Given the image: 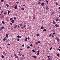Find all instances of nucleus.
<instances>
[{
	"label": "nucleus",
	"mask_w": 60,
	"mask_h": 60,
	"mask_svg": "<svg viewBox=\"0 0 60 60\" xmlns=\"http://www.w3.org/2000/svg\"><path fill=\"white\" fill-rule=\"evenodd\" d=\"M4 28V27L2 26L0 28V31H1Z\"/></svg>",
	"instance_id": "obj_1"
},
{
	"label": "nucleus",
	"mask_w": 60,
	"mask_h": 60,
	"mask_svg": "<svg viewBox=\"0 0 60 60\" xmlns=\"http://www.w3.org/2000/svg\"><path fill=\"white\" fill-rule=\"evenodd\" d=\"M14 56H15V58H18V56H17V54H14Z\"/></svg>",
	"instance_id": "obj_2"
},
{
	"label": "nucleus",
	"mask_w": 60,
	"mask_h": 60,
	"mask_svg": "<svg viewBox=\"0 0 60 60\" xmlns=\"http://www.w3.org/2000/svg\"><path fill=\"white\" fill-rule=\"evenodd\" d=\"M37 52L38 53L37 54V55L39 56V53H40V51L38 50V51Z\"/></svg>",
	"instance_id": "obj_3"
},
{
	"label": "nucleus",
	"mask_w": 60,
	"mask_h": 60,
	"mask_svg": "<svg viewBox=\"0 0 60 60\" xmlns=\"http://www.w3.org/2000/svg\"><path fill=\"white\" fill-rule=\"evenodd\" d=\"M18 8V5H16L14 7L15 9H16Z\"/></svg>",
	"instance_id": "obj_4"
},
{
	"label": "nucleus",
	"mask_w": 60,
	"mask_h": 60,
	"mask_svg": "<svg viewBox=\"0 0 60 60\" xmlns=\"http://www.w3.org/2000/svg\"><path fill=\"white\" fill-rule=\"evenodd\" d=\"M34 58H36V56H32Z\"/></svg>",
	"instance_id": "obj_5"
},
{
	"label": "nucleus",
	"mask_w": 60,
	"mask_h": 60,
	"mask_svg": "<svg viewBox=\"0 0 60 60\" xmlns=\"http://www.w3.org/2000/svg\"><path fill=\"white\" fill-rule=\"evenodd\" d=\"M40 42H41L40 41H39L38 42H36V44H38L40 43Z\"/></svg>",
	"instance_id": "obj_6"
},
{
	"label": "nucleus",
	"mask_w": 60,
	"mask_h": 60,
	"mask_svg": "<svg viewBox=\"0 0 60 60\" xmlns=\"http://www.w3.org/2000/svg\"><path fill=\"white\" fill-rule=\"evenodd\" d=\"M56 39L57 40V41H59V42L60 41H59V38H56Z\"/></svg>",
	"instance_id": "obj_7"
},
{
	"label": "nucleus",
	"mask_w": 60,
	"mask_h": 60,
	"mask_svg": "<svg viewBox=\"0 0 60 60\" xmlns=\"http://www.w3.org/2000/svg\"><path fill=\"white\" fill-rule=\"evenodd\" d=\"M6 6H7V7H9V5H8V4H6Z\"/></svg>",
	"instance_id": "obj_8"
},
{
	"label": "nucleus",
	"mask_w": 60,
	"mask_h": 60,
	"mask_svg": "<svg viewBox=\"0 0 60 60\" xmlns=\"http://www.w3.org/2000/svg\"><path fill=\"white\" fill-rule=\"evenodd\" d=\"M55 26L56 27H58V26L57 25V24H56Z\"/></svg>",
	"instance_id": "obj_9"
},
{
	"label": "nucleus",
	"mask_w": 60,
	"mask_h": 60,
	"mask_svg": "<svg viewBox=\"0 0 60 60\" xmlns=\"http://www.w3.org/2000/svg\"><path fill=\"white\" fill-rule=\"evenodd\" d=\"M21 55H22V54L21 53H19V56H21Z\"/></svg>",
	"instance_id": "obj_10"
},
{
	"label": "nucleus",
	"mask_w": 60,
	"mask_h": 60,
	"mask_svg": "<svg viewBox=\"0 0 60 60\" xmlns=\"http://www.w3.org/2000/svg\"><path fill=\"white\" fill-rule=\"evenodd\" d=\"M44 3H42L41 4V5L42 6H43V5H44Z\"/></svg>",
	"instance_id": "obj_11"
},
{
	"label": "nucleus",
	"mask_w": 60,
	"mask_h": 60,
	"mask_svg": "<svg viewBox=\"0 0 60 60\" xmlns=\"http://www.w3.org/2000/svg\"><path fill=\"white\" fill-rule=\"evenodd\" d=\"M6 38H4L3 39V41H5L6 40Z\"/></svg>",
	"instance_id": "obj_12"
},
{
	"label": "nucleus",
	"mask_w": 60,
	"mask_h": 60,
	"mask_svg": "<svg viewBox=\"0 0 60 60\" xmlns=\"http://www.w3.org/2000/svg\"><path fill=\"white\" fill-rule=\"evenodd\" d=\"M36 35L37 36H40V34H36Z\"/></svg>",
	"instance_id": "obj_13"
},
{
	"label": "nucleus",
	"mask_w": 60,
	"mask_h": 60,
	"mask_svg": "<svg viewBox=\"0 0 60 60\" xmlns=\"http://www.w3.org/2000/svg\"><path fill=\"white\" fill-rule=\"evenodd\" d=\"M21 10H25V8H22L21 9Z\"/></svg>",
	"instance_id": "obj_14"
},
{
	"label": "nucleus",
	"mask_w": 60,
	"mask_h": 60,
	"mask_svg": "<svg viewBox=\"0 0 60 60\" xmlns=\"http://www.w3.org/2000/svg\"><path fill=\"white\" fill-rule=\"evenodd\" d=\"M6 37L7 38H8V34H6Z\"/></svg>",
	"instance_id": "obj_15"
},
{
	"label": "nucleus",
	"mask_w": 60,
	"mask_h": 60,
	"mask_svg": "<svg viewBox=\"0 0 60 60\" xmlns=\"http://www.w3.org/2000/svg\"><path fill=\"white\" fill-rule=\"evenodd\" d=\"M52 23L53 24H56V23H55V22L54 21H53L52 22Z\"/></svg>",
	"instance_id": "obj_16"
},
{
	"label": "nucleus",
	"mask_w": 60,
	"mask_h": 60,
	"mask_svg": "<svg viewBox=\"0 0 60 60\" xmlns=\"http://www.w3.org/2000/svg\"><path fill=\"white\" fill-rule=\"evenodd\" d=\"M43 28H44V27L43 26H41V29H43Z\"/></svg>",
	"instance_id": "obj_17"
},
{
	"label": "nucleus",
	"mask_w": 60,
	"mask_h": 60,
	"mask_svg": "<svg viewBox=\"0 0 60 60\" xmlns=\"http://www.w3.org/2000/svg\"><path fill=\"white\" fill-rule=\"evenodd\" d=\"M11 22H12V23H14V20H12Z\"/></svg>",
	"instance_id": "obj_18"
},
{
	"label": "nucleus",
	"mask_w": 60,
	"mask_h": 60,
	"mask_svg": "<svg viewBox=\"0 0 60 60\" xmlns=\"http://www.w3.org/2000/svg\"><path fill=\"white\" fill-rule=\"evenodd\" d=\"M32 51H33V52H34H34H35V51H34V50H32Z\"/></svg>",
	"instance_id": "obj_19"
},
{
	"label": "nucleus",
	"mask_w": 60,
	"mask_h": 60,
	"mask_svg": "<svg viewBox=\"0 0 60 60\" xmlns=\"http://www.w3.org/2000/svg\"><path fill=\"white\" fill-rule=\"evenodd\" d=\"M30 46H27V49H30Z\"/></svg>",
	"instance_id": "obj_20"
},
{
	"label": "nucleus",
	"mask_w": 60,
	"mask_h": 60,
	"mask_svg": "<svg viewBox=\"0 0 60 60\" xmlns=\"http://www.w3.org/2000/svg\"><path fill=\"white\" fill-rule=\"evenodd\" d=\"M1 57H2V58H4V56L3 55H2L1 56Z\"/></svg>",
	"instance_id": "obj_21"
},
{
	"label": "nucleus",
	"mask_w": 60,
	"mask_h": 60,
	"mask_svg": "<svg viewBox=\"0 0 60 60\" xmlns=\"http://www.w3.org/2000/svg\"><path fill=\"white\" fill-rule=\"evenodd\" d=\"M27 40V38H26L25 40V41H26Z\"/></svg>",
	"instance_id": "obj_22"
},
{
	"label": "nucleus",
	"mask_w": 60,
	"mask_h": 60,
	"mask_svg": "<svg viewBox=\"0 0 60 60\" xmlns=\"http://www.w3.org/2000/svg\"><path fill=\"white\" fill-rule=\"evenodd\" d=\"M17 26H18V25H16V26H15L14 27V28H16V27H17Z\"/></svg>",
	"instance_id": "obj_23"
},
{
	"label": "nucleus",
	"mask_w": 60,
	"mask_h": 60,
	"mask_svg": "<svg viewBox=\"0 0 60 60\" xmlns=\"http://www.w3.org/2000/svg\"><path fill=\"white\" fill-rule=\"evenodd\" d=\"M2 23H3V24H5V23L4 22V21H2Z\"/></svg>",
	"instance_id": "obj_24"
},
{
	"label": "nucleus",
	"mask_w": 60,
	"mask_h": 60,
	"mask_svg": "<svg viewBox=\"0 0 60 60\" xmlns=\"http://www.w3.org/2000/svg\"><path fill=\"white\" fill-rule=\"evenodd\" d=\"M14 19H15V20H16V19H17V18H16V17H14Z\"/></svg>",
	"instance_id": "obj_25"
},
{
	"label": "nucleus",
	"mask_w": 60,
	"mask_h": 60,
	"mask_svg": "<svg viewBox=\"0 0 60 60\" xmlns=\"http://www.w3.org/2000/svg\"><path fill=\"white\" fill-rule=\"evenodd\" d=\"M10 20H12L13 19L12 18H11L10 19Z\"/></svg>",
	"instance_id": "obj_26"
},
{
	"label": "nucleus",
	"mask_w": 60,
	"mask_h": 60,
	"mask_svg": "<svg viewBox=\"0 0 60 60\" xmlns=\"http://www.w3.org/2000/svg\"><path fill=\"white\" fill-rule=\"evenodd\" d=\"M52 47H51V48H50V50H51V49H52Z\"/></svg>",
	"instance_id": "obj_27"
},
{
	"label": "nucleus",
	"mask_w": 60,
	"mask_h": 60,
	"mask_svg": "<svg viewBox=\"0 0 60 60\" xmlns=\"http://www.w3.org/2000/svg\"><path fill=\"white\" fill-rule=\"evenodd\" d=\"M46 2H47V4H49V2H48V1L47 0H46Z\"/></svg>",
	"instance_id": "obj_28"
},
{
	"label": "nucleus",
	"mask_w": 60,
	"mask_h": 60,
	"mask_svg": "<svg viewBox=\"0 0 60 60\" xmlns=\"http://www.w3.org/2000/svg\"><path fill=\"white\" fill-rule=\"evenodd\" d=\"M51 35H52V34H50L49 35V37H50V36H51Z\"/></svg>",
	"instance_id": "obj_29"
},
{
	"label": "nucleus",
	"mask_w": 60,
	"mask_h": 60,
	"mask_svg": "<svg viewBox=\"0 0 60 60\" xmlns=\"http://www.w3.org/2000/svg\"><path fill=\"white\" fill-rule=\"evenodd\" d=\"M46 10H49V7H47L46 8Z\"/></svg>",
	"instance_id": "obj_30"
},
{
	"label": "nucleus",
	"mask_w": 60,
	"mask_h": 60,
	"mask_svg": "<svg viewBox=\"0 0 60 60\" xmlns=\"http://www.w3.org/2000/svg\"><path fill=\"white\" fill-rule=\"evenodd\" d=\"M4 15H6V14H7V13H6V12H4Z\"/></svg>",
	"instance_id": "obj_31"
},
{
	"label": "nucleus",
	"mask_w": 60,
	"mask_h": 60,
	"mask_svg": "<svg viewBox=\"0 0 60 60\" xmlns=\"http://www.w3.org/2000/svg\"><path fill=\"white\" fill-rule=\"evenodd\" d=\"M17 41H19V38L18 39Z\"/></svg>",
	"instance_id": "obj_32"
},
{
	"label": "nucleus",
	"mask_w": 60,
	"mask_h": 60,
	"mask_svg": "<svg viewBox=\"0 0 60 60\" xmlns=\"http://www.w3.org/2000/svg\"><path fill=\"white\" fill-rule=\"evenodd\" d=\"M3 11H2L0 13V14H2V13H3Z\"/></svg>",
	"instance_id": "obj_33"
},
{
	"label": "nucleus",
	"mask_w": 60,
	"mask_h": 60,
	"mask_svg": "<svg viewBox=\"0 0 60 60\" xmlns=\"http://www.w3.org/2000/svg\"><path fill=\"white\" fill-rule=\"evenodd\" d=\"M10 11H8V14H9L10 13Z\"/></svg>",
	"instance_id": "obj_34"
},
{
	"label": "nucleus",
	"mask_w": 60,
	"mask_h": 60,
	"mask_svg": "<svg viewBox=\"0 0 60 60\" xmlns=\"http://www.w3.org/2000/svg\"><path fill=\"white\" fill-rule=\"evenodd\" d=\"M22 37V36H19V38H21Z\"/></svg>",
	"instance_id": "obj_35"
},
{
	"label": "nucleus",
	"mask_w": 60,
	"mask_h": 60,
	"mask_svg": "<svg viewBox=\"0 0 60 60\" xmlns=\"http://www.w3.org/2000/svg\"><path fill=\"white\" fill-rule=\"evenodd\" d=\"M51 31H52V32H54V29H53L52 30H51Z\"/></svg>",
	"instance_id": "obj_36"
},
{
	"label": "nucleus",
	"mask_w": 60,
	"mask_h": 60,
	"mask_svg": "<svg viewBox=\"0 0 60 60\" xmlns=\"http://www.w3.org/2000/svg\"><path fill=\"white\" fill-rule=\"evenodd\" d=\"M17 38H19V35H18L17 36Z\"/></svg>",
	"instance_id": "obj_37"
},
{
	"label": "nucleus",
	"mask_w": 60,
	"mask_h": 60,
	"mask_svg": "<svg viewBox=\"0 0 60 60\" xmlns=\"http://www.w3.org/2000/svg\"><path fill=\"white\" fill-rule=\"evenodd\" d=\"M59 53H58L57 54V56H58V57H59Z\"/></svg>",
	"instance_id": "obj_38"
},
{
	"label": "nucleus",
	"mask_w": 60,
	"mask_h": 60,
	"mask_svg": "<svg viewBox=\"0 0 60 60\" xmlns=\"http://www.w3.org/2000/svg\"><path fill=\"white\" fill-rule=\"evenodd\" d=\"M43 31H46V29H44L43 30Z\"/></svg>",
	"instance_id": "obj_39"
},
{
	"label": "nucleus",
	"mask_w": 60,
	"mask_h": 60,
	"mask_svg": "<svg viewBox=\"0 0 60 60\" xmlns=\"http://www.w3.org/2000/svg\"><path fill=\"white\" fill-rule=\"evenodd\" d=\"M51 59V58H48V60H50Z\"/></svg>",
	"instance_id": "obj_40"
},
{
	"label": "nucleus",
	"mask_w": 60,
	"mask_h": 60,
	"mask_svg": "<svg viewBox=\"0 0 60 60\" xmlns=\"http://www.w3.org/2000/svg\"><path fill=\"white\" fill-rule=\"evenodd\" d=\"M55 34H56V33L55 32H54L53 33V35H55Z\"/></svg>",
	"instance_id": "obj_41"
},
{
	"label": "nucleus",
	"mask_w": 60,
	"mask_h": 60,
	"mask_svg": "<svg viewBox=\"0 0 60 60\" xmlns=\"http://www.w3.org/2000/svg\"><path fill=\"white\" fill-rule=\"evenodd\" d=\"M19 2L18 1L16 2V4H19Z\"/></svg>",
	"instance_id": "obj_42"
},
{
	"label": "nucleus",
	"mask_w": 60,
	"mask_h": 60,
	"mask_svg": "<svg viewBox=\"0 0 60 60\" xmlns=\"http://www.w3.org/2000/svg\"><path fill=\"white\" fill-rule=\"evenodd\" d=\"M24 28V27H23V26H22L21 27V28H22V29H23V28Z\"/></svg>",
	"instance_id": "obj_43"
},
{
	"label": "nucleus",
	"mask_w": 60,
	"mask_h": 60,
	"mask_svg": "<svg viewBox=\"0 0 60 60\" xmlns=\"http://www.w3.org/2000/svg\"><path fill=\"white\" fill-rule=\"evenodd\" d=\"M56 5H58V3L57 2H56Z\"/></svg>",
	"instance_id": "obj_44"
},
{
	"label": "nucleus",
	"mask_w": 60,
	"mask_h": 60,
	"mask_svg": "<svg viewBox=\"0 0 60 60\" xmlns=\"http://www.w3.org/2000/svg\"><path fill=\"white\" fill-rule=\"evenodd\" d=\"M20 26H22V24H20Z\"/></svg>",
	"instance_id": "obj_45"
},
{
	"label": "nucleus",
	"mask_w": 60,
	"mask_h": 60,
	"mask_svg": "<svg viewBox=\"0 0 60 60\" xmlns=\"http://www.w3.org/2000/svg\"><path fill=\"white\" fill-rule=\"evenodd\" d=\"M6 42H8V41L7 40H6Z\"/></svg>",
	"instance_id": "obj_46"
},
{
	"label": "nucleus",
	"mask_w": 60,
	"mask_h": 60,
	"mask_svg": "<svg viewBox=\"0 0 60 60\" xmlns=\"http://www.w3.org/2000/svg\"><path fill=\"white\" fill-rule=\"evenodd\" d=\"M30 46H31V47H32L33 46V45L31 44L30 45Z\"/></svg>",
	"instance_id": "obj_47"
},
{
	"label": "nucleus",
	"mask_w": 60,
	"mask_h": 60,
	"mask_svg": "<svg viewBox=\"0 0 60 60\" xmlns=\"http://www.w3.org/2000/svg\"><path fill=\"white\" fill-rule=\"evenodd\" d=\"M28 40H29V39H30V38H29V37H28Z\"/></svg>",
	"instance_id": "obj_48"
},
{
	"label": "nucleus",
	"mask_w": 60,
	"mask_h": 60,
	"mask_svg": "<svg viewBox=\"0 0 60 60\" xmlns=\"http://www.w3.org/2000/svg\"><path fill=\"white\" fill-rule=\"evenodd\" d=\"M22 56H23V57H24V54H23L22 55Z\"/></svg>",
	"instance_id": "obj_49"
},
{
	"label": "nucleus",
	"mask_w": 60,
	"mask_h": 60,
	"mask_svg": "<svg viewBox=\"0 0 60 60\" xmlns=\"http://www.w3.org/2000/svg\"><path fill=\"white\" fill-rule=\"evenodd\" d=\"M10 45V44H8V46H9V45Z\"/></svg>",
	"instance_id": "obj_50"
},
{
	"label": "nucleus",
	"mask_w": 60,
	"mask_h": 60,
	"mask_svg": "<svg viewBox=\"0 0 60 60\" xmlns=\"http://www.w3.org/2000/svg\"><path fill=\"white\" fill-rule=\"evenodd\" d=\"M47 44L48 45H50V44L49 43H48Z\"/></svg>",
	"instance_id": "obj_51"
},
{
	"label": "nucleus",
	"mask_w": 60,
	"mask_h": 60,
	"mask_svg": "<svg viewBox=\"0 0 60 60\" xmlns=\"http://www.w3.org/2000/svg\"><path fill=\"white\" fill-rule=\"evenodd\" d=\"M8 19H6V21H8Z\"/></svg>",
	"instance_id": "obj_52"
},
{
	"label": "nucleus",
	"mask_w": 60,
	"mask_h": 60,
	"mask_svg": "<svg viewBox=\"0 0 60 60\" xmlns=\"http://www.w3.org/2000/svg\"><path fill=\"white\" fill-rule=\"evenodd\" d=\"M50 56H47V57H48V58H49V57H50Z\"/></svg>",
	"instance_id": "obj_53"
},
{
	"label": "nucleus",
	"mask_w": 60,
	"mask_h": 60,
	"mask_svg": "<svg viewBox=\"0 0 60 60\" xmlns=\"http://www.w3.org/2000/svg\"><path fill=\"white\" fill-rule=\"evenodd\" d=\"M18 28H20V26H19V25H18Z\"/></svg>",
	"instance_id": "obj_54"
},
{
	"label": "nucleus",
	"mask_w": 60,
	"mask_h": 60,
	"mask_svg": "<svg viewBox=\"0 0 60 60\" xmlns=\"http://www.w3.org/2000/svg\"><path fill=\"white\" fill-rule=\"evenodd\" d=\"M11 30H13V28H12V27L11 28Z\"/></svg>",
	"instance_id": "obj_55"
},
{
	"label": "nucleus",
	"mask_w": 60,
	"mask_h": 60,
	"mask_svg": "<svg viewBox=\"0 0 60 60\" xmlns=\"http://www.w3.org/2000/svg\"><path fill=\"white\" fill-rule=\"evenodd\" d=\"M33 19H35V17H34L33 18Z\"/></svg>",
	"instance_id": "obj_56"
},
{
	"label": "nucleus",
	"mask_w": 60,
	"mask_h": 60,
	"mask_svg": "<svg viewBox=\"0 0 60 60\" xmlns=\"http://www.w3.org/2000/svg\"><path fill=\"white\" fill-rule=\"evenodd\" d=\"M10 24L11 25H12V23L11 22L10 23Z\"/></svg>",
	"instance_id": "obj_57"
},
{
	"label": "nucleus",
	"mask_w": 60,
	"mask_h": 60,
	"mask_svg": "<svg viewBox=\"0 0 60 60\" xmlns=\"http://www.w3.org/2000/svg\"><path fill=\"white\" fill-rule=\"evenodd\" d=\"M22 47H24V44L22 45Z\"/></svg>",
	"instance_id": "obj_58"
},
{
	"label": "nucleus",
	"mask_w": 60,
	"mask_h": 60,
	"mask_svg": "<svg viewBox=\"0 0 60 60\" xmlns=\"http://www.w3.org/2000/svg\"><path fill=\"white\" fill-rule=\"evenodd\" d=\"M4 0H1V2H3V1H4Z\"/></svg>",
	"instance_id": "obj_59"
},
{
	"label": "nucleus",
	"mask_w": 60,
	"mask_h": 60,
	"mask_svg": "<svg viewBox=\"0 0 60 60\" xmlns=\"http://www.w3.org/2000/svg\"><path fill=\"white\" fill-rule=\"evenodd\" d=\"M58 50H59V51H60V49H58Z\"/></svg>",
	"instance_id": "obj_60"
},
{
	"label": "nucleus",
	"mask_w": 60,
	"mask_h": 60,
	"mask_svg": "<svg viewBox=\"0 0 60 60\" xmlns=\"http://www.w3.org/2000/svg\"><path fill=\"white\" fill-rule=\"evenodd\" d=\"M1 7H0V10H1Z\"/></svg>",
	"instance_id": "obj_61"
},
{
	"label": "nucleus",
	"mask_w": 60,
	"mask_h": 60,
	"mask_svg": "<svg viewBox=\"0 0 60 60\" xmlns=\"http://www.w3.org/2000/svg\"><path fill=\"white\" fill-rule=\"evenodd\" d=\"M56 21H57L58 20V19H56Z\"/></svg>",
	"instance_id": "obj_62"
},
{
	"label": "nucleus",
	"mask_w": 60,
	"mask_h": 60,
	"mask_svg": "<svg viewBox=\"0 0 60 60\" xmlns=\"http://www.w3.org/2000/svg\"><path fill=\"white\" fill-rule=\"evenodd\" d=\"M52 37L53 38L54 37V35H52Z\"/></svg>",
	"instance_id": "obj_63"
},
{
	"label": "nucleus",
	"mask_w": 60,
	"mask_h": 60,
	"mask_svg": "<svg viewBox=\"0 0 60 60\" xmlns=\"http://www.w3.org/2000/svg\"><path fill=\"white\" fill-rule=\"evenodd\" d=\"M4 54H5V52H4V51L3 52Z\"/></svg>",
	"instance_id": "obj_64"
}]
</instances>
